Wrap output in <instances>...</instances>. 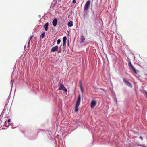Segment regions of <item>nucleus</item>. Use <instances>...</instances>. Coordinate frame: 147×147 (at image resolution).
<instances>
[{"mask_svg": "<svg viewBox=\"0 0 147 147\" xmlns=\"http://www.w3.org/2000/svg\"><path fill=\"white\" fill-rule=\"evenodd\" d=\"M49 23L48 22L46 23L44 26V27L45 28V30L46 31L47 30L48 28Z\"/></svg>", "mask_w": 147, "mask_h": 147, "instance_id": "nucleus-10", "label": "nucleus"}, {"mask_svg": "<svg viewBox=\"0 0 147 147\" xmlns=\"http://www.w3.org/2000/svg\"><path fill=\"white\" fill-rule=\"evenodd\" d=\"M41 16H39V17H41Z\"/></svg>", "mask_w": 147, "mask_h": 147, "instance_id": "nucleus-25", "label": "nucleus"}, {"mask_svg": "<svg viewBox=\"0 0 147 147\" xmlns=\"http://www.w3.org/2000/svg\"><path fill=\"white\" fill-rule=\"evenodd\" d=\"M61 49H59V51H58V53H61Z\"/></svg>", "mask_w": 147, "mask_h": 147, "instance_id": "nucleus-17", "label": "nucleus"}, {"mask_svg": "<svg viewBox=\"0 0 147 147\" xmlns=\"http://www.w3.org/2000/svg\"><path fill=\"white\" fill-rule=\"evenodd\" d=\"M128 66L130 68H132L134 72L136 74H137V72L136 69L134 68V67L132 65L131 62H129L128 63Z\"/></svg>", "mask_w": 147, "mask_h": 147, "instance_id": "nucleus-5", "label": "nucleus"}, {"mask_svg": "<svg viewBox=\"0 0 147 147\" xmlns=\"http://www.w3.org/2000/svg\"><path fill=\"white\" fill-rule=\"evenodd\" d=\"M68 26L71 27L73 25V22L72 21H70L68 23Z\"/></svg>", "mask_w": 147, "mask_h": 147, "instance_id": "nucleus-11", "label": "nucleus"}, {"mask_svg": "<svg viewBox=\"0 0 147 147\" xmlns=\"http://www.w3.org/2000/svg\"><path fill=\"white\" fill-rule=\"evenodd\" d=\"M30 39L29 40V41H28V46L30 44Z\"/></svg>", "mask_w": 147, "mask_h": 147, "instance_id": "nucleus-20", "label": "nucleus"}, {"mask_svg": "<svg viewBox=\"0 0 147 147\" xmlns=\"http://www.w3.org/2000/svg\"><path fill=\"white\" fill-rule=\"evenodd\" d=\"M45 35V33L44 32L42 33L40 35V37L43 38L44 37Z\"/></svg>", "mask_w": 147, "mask_h": 147, "instance_id": "nucleus-15", "label": "nucleus"}, {"mask_svg": "<svg viewBox=\"0 0 147 147\" xmlns=\"http://www.w3.org/2000/svg\"><path fill=\"white\" fill-rule=\"evenodd\" d=\"M67 39V38L66 36H64L63 38V46H64L66 43V40Z\"/></svg>", "mask_w": 147, "mask_h": 147, "instance_id": "nucleus-8", "label": "nucleus"}, {"mask_svg": "<svg viewBox=\"0 0 147 147\" xmlns=\"http://www.w3.org/2000/svg\"><path fill=\"white\" fill-rule=\"evenodd\" d=\"M76 0H73V1H72V3H76Z\"/></svg>", "mask_w": 147, "mask_h": 147, "instance_id": "nucleus-18", "label": "nucleus"}, {"mask_svg": "<svg viewBox=\"0 0 147 147\" xmlns=\"http://www.w3.org/2000/svg\"><path fill=\"white\" fill-rule=\"evenodd\" d=\"M85 40V38L84 36H81V40L82 42H83Z\"/></svg>", "mask_w": 147, "mask_h": 147, "instance_id": "nucleus-14", "label": "nucleus"}, {"mask_svg": "<svg viewBox=\"0 0 147 147\" xmlns=\"http://www.w3.org/2000/svg\"><path fill=\"white\" fill-rule=\"evenodd\" d=\"M79 82H80V88L81 90V91H82V90H83V88H82V83L81 81L80 80Z\"/></svg>", "mask_w": 147, "mask_h": 147, "instance_id": "nucleus-13", "label": "nucleus"}, {"mask_svg": "<svg viewBox=\"0 0 147 147\" xmlns=\"http://www.w3.org/2000/svg\"><path fill=\"white\" fill-rule=\"evenodd\" d=\"M146 97L147 98V92H146V95H145Z\"/></svg>", "mask_w": 147, "mask_h": 147, "instance_id": "nucleus-22", "label": "nucleus"}, {"mask_svg": "<svg viewBox=\"0 0 147 147\" xmlns=\"http://www.w3.org/2000/svg\"><path fill=\"white\" fill-rule=\"evenodd\" d=\"M61 42V40L60 39H58L57 41V44H59Z\"/></svg>", "mask_w": 147, "mask_h": 147, "instance_id": "nucleus-16", "label": "nucleus"}, {"mask_svg": "<svg viewBox=\"0 0 147 147\" xmlns=\"http://www.w3.org/2000/svg\"><path fill=\"white\" fill-rule=\"evenodd\" d=\"M90 0L88 1L85 4L84 7V10L86 11L90 7Z\"/></svg>", "mask_w": 147, "mask_h": 147, "instance_id": "nucleus-2", "label": "nucleus"}, {"mask_svg": "<svg viewBox=\"0 0 147 147\" xmlns=\"http://www.w3.org/2000/svg\"><path fill=\"white\" fill-rule=\"evenodd\" d=\"M81 101V95L79 94L76 104L80 105Z\"/></svg>", "mask_w": 147, "mask_h": 147, "instance_id": "nucleus-7", "label": "nucleus"}, {"mask_svg": "<svg viewBox=\"0 0 147 147\" xmlns=\"http://www.w3.org/2000/svg\"><path fill=\"white\" fill-rule=\"evenodd\" d=\"M58 46L53 47L51 50V52H54L56 51H57L58 50Z\"/></svg>", "mask_w": 147, "mask_h": 147, "instance_id": "nucleus-6", "label": "nucleus"}, {"mask_svg": "<svg viewBox=\"0 0 147 147\" xmlns=\"http://www.w3.org/2000/svg\"><path fill=\"white\" fill-rule=\"evenodd\" d=\"M57 23V20L56 18H55L53 19L52 21L53 24L54 26H56Z\"/></svg>", "mask_w": 147, "mask_h": 147, "instance_id": "nucleus-9", "label": "nucleus"}, {"mask_svg": "<svg viewBox=\"0 0 147 147\" xmlns=\"http://www.w3.org/2000/svg\"><path fill=\"white\" fill-rule=\"evenodd\" d=\"M139 139L142 140H143V138L142 137V136H140L139 137Z\"/></svg>", "mask_w": 147, "mask_h": 147, "instance_id": "nucleus-19", "label": "nucleus"}, {"mask_svg": "<svg viewBox=\"0 0 147 147\" xmlns=\"http://www.w3.org/2000/svg\"><path fill=\"white\" fill-rule=\"evenodd\" d=\"M97 102L95 100H92L91 103V107L93 109L96 105Z\"/></svg>", "mask_w": 147, "mask_h": 147, "instance_id": "nucleus-3", "label": "nucleus"}, {"mask_svg": "<svg viewBox=\"0 0 147 147\" xmlns=\"http://www.w3.org/2000/svg\"><path fill=\"white\" fill-rule=\"evenodd\" d=\"M123 81L128 86L130 87H132V85L126 79L123 78Z\"/></svg>", "mask_w": 147, "mask_h": 147, "instance_id": "nucleus-4", "label": "nucleus"}, {"mask_svg": "<svg viewBox=\"0 0 147 147\" xmlns=\"http://www.w3.org/2000/svg\"><path fill=\"white\" fill-rule=\"evenodd\" d=\"M59 90H63L65 92H67V90L64 86V85L61 83H59Z\"/></svg>", "mask_w": 147, "mask_h": 147, "instance_id": "nucleus-1", "label": "nucleus"}, {"mask_svg": "<svg viewBox=\"0 0 147 147\" xmlns=\"http://www.w3.org/2000/svg\"><path fill=\"white\" fill-rule=\"evenodd\" d=\"M33 37V35H32L31 37H30V40H31V39Z\"/></svg>", "mask_w": 147, "mask_h": 147, "instance_id": "nucleus-23", "label": "nucleus"}, {"mask_svg": "<svg viewBox=\"0 0 147 147\" xmlns=\"http://www.w3.org/2000/svg\"><path fill=\"white\" fill-rule=\"evenodd\" d=\"M41 16H39V17H41Z\"/></svg>", "mask_w": 147, "mask_h": 147, "instance_id": "nucleus-24", "label": "nucleus"}, {"mask_svg": "<svg viewBox=\"0 0 147 147\" xmlns=\"http://www.w3.org/2000/svg\"><path fill=\"white\" fill-rule=\"evenodd\" d=\"M135 137H134V138H135Z\"/></svg>", "mask_w": 147, "mask_h": 147, "instance_id": "nucleus-26", "label": "nucleus"}, {"mask_svg": "<svg viewBox=\"0 0 147 147\" xmlns=\"http://www.w3.org/2000/svg\"><path fill=\"white\" fill-rule=\"evenodd\" d=\"M79 105L78 104H76L75 107V112H77L78 111V107Z\"/></svg>", "mask_w": 147, "mask_h": 147, "instance_id": "nucleus-12", "label": "nucleus"}, {"mask_svg": "<svg viewBox=\"0 0 147 147\" xmlns=\"http://www.w3.org/2000/svg\"><path fill=\"white\" fill-rule=\"evenodd\" d=\"M10 121H11L10 119H9L8 121V122L9 123V122H10Z\"/></svg>", "mask_w": 147, "mask_h": 147, "instance_id": "nucleus-21", "label": "nucleus"}]
</instances>
